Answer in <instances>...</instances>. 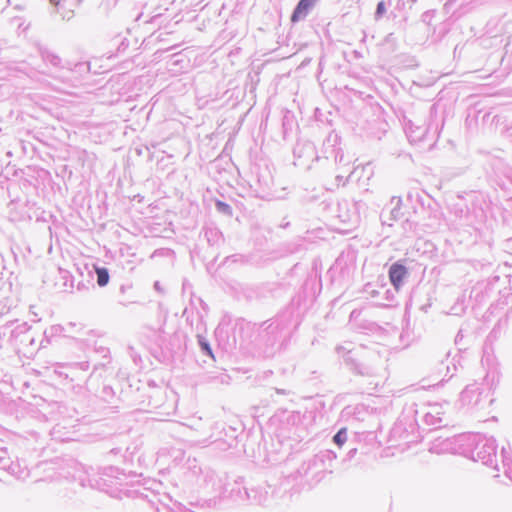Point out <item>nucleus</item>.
<instances>
[{
	"mask_svg": "<svg viewBox=\"0 0 512 512\" xmlns=\"http://www.w3.org/2000/svg\"><path fill=\"white\" fill-rule=\"evenodd\" d=\"M180 469L188 483L212 495L211 498L204 500L202 506L216 507L225 490L224 477L219 476L212 468L200 465L196 458L188 457Z\"/></svg>",
	"mask_w": 512,
	"mask_h": 512,
	"instance_id": "f257e3e1",
	"label": "nucleus"
},
{
	"mask_svg": "<svg viewBox=\"0 0 512 512\" xmlns=\"http://www.w3.org/2000/svg\"><path fill=\"white\" fill-rule=\"evenodd\" d=\"M119 474V469L112 466L97 470L89 468L85 470L84 476L80 477L79 481L82 487H90L116 497L119 492L118 487L122 484Z\"/></svg>",
	"mask_w": 512,
	"mask_h": 512,
	"instance_id": "f03ea898",
	"label": "nucleus"
},
{
	"mask_svg": "<svg viewBox=\"0 0 512 512\" xmlns=\"http://www.w3.org/2000/svg\"><path fill=\"white\" fill-rule=\"evenodd\" d=\"M298 324L294 306L290 305L277 314L275 318L263 322L260 325L261 331L259 335L267 345L273 347L286 336L291 326L296 327Z\"/></svg>",
	"mask_w": 512,
	"mask_h": 512,
	"instance_id": "7ed1b4c3",
	"label": "nucleus"
},
{
	"mask_svg": "<svg viewBox=\"0 0 512 512\" xmlns=\"http://www.w3.org/2000/svg\"><path fill=\"white\" fill-rule=\"evenodd\" d=\"M465 457L473 461H481L484 465L498 469L497 465V444L493 437L482 434L468 433Z\"/></svg>",
	"mask_w": 512,
	"mask_h": 512,
	"instance_id": "20e7f679",
	"label": "nucleus"
},
{
	"mask_svg": "<svg viewBox=\"0 0 512 512\" xmlns=\"http://www.w3.org/2000/svg\"><path fill=\"white\" fill-rule=\"evenodd\" d=\"M490 373H487L484 382H474L468 384L460 393V403L469 410H480L488 407L492 403L489 399L491 386L495 381V374H492L491 383H489Z\"/></svg>",
	"mask_w": 512,
	"mask_h": 512,
	"instance_id": "39448f33",
	"label": "nucleus"
},
{
	"mask_svg": "<svg viewBox=\"0 0 512 512\" xmlns=\"http://www.w3.org/2000/svg\"><path fill=\"white\" fill-rule=\"evenodd\" d=\"M336 457V453L332 450H322L314 455L313 458L304 462L298 469V473L301 476H308L309 474H312L313 478L320 480L324 473H332V462Z\"/></svg>",
	"mask_w": 512,
	"mask_h": 512,
	"instance_id": "423d86ee",
	"label": "nucleus"
},
{
	"mask_svg": "<svg viewBox=\"0 0 512 512\" xmlns=\"http://www.w3.org/2000/svg\"><path fill=\"white\" fill-rule=\"evenodd\" d=\"M469 439L468 433L451 437L438 436L432 441L429 451L436 454L451 453L464 456L465 452H467L465 449Z\"/></svg>",
	"mask_w": 512,
	"mask_h": 512,
	"instance_id": "0eeeda50",
	"label": "nucleus"
},
{
	"mask_svg": "<svg viewBox=\"0 0 512 512\" xmlns=\"http://www.w3.org/2000/svg\"><path fill=\"white\" fill-rule=\"evenodd\" d=\"M405 133L410 143L432 147L438 138V125H415L409 121L405 125Z\"/></svg>",
	"mask_w": 512,
	"mask_h": 512,
	"instance_id": "6e6552de",
	"label": "nucleus"
},
{
	"mask_svg": "<svg viewBox=\"0 0 512 512\" xmlns=\"http://www.w3.org/2000/svg\"><path fill=\"white\" fill-rule=\"evenodd\" d=\"M336 351L338 355L343 358L344 363L349 367V369L353 373L367 377H372L376 375L377 368L373 365L361 362L357 350L348 348L343 345L337 346Z\"/></svg>",
	"mask_w": 512,
	"mask_h": 512,
	"instance_id": "1a4fd4ad",
	"label": "nucleus"
},
{
	"mask_svg": "<svg viewBox=\"0 0 512 512\" xmlns=\"http://www.w3.org/2000/svg\"><path fill=\"white\" fill-rule=\"evenodd\" d=\"M252 181L254 182L255 191L264 194L273 187L274 179L272 172L267 164H256L251 170ZM253 186V184H251Z\"/></svg>",
	"mask_w": 512,
	"mask_h": 512,
	"instance_id": "9d476101",
	"label": "nucleus"
},
{
	"mask_svg": "<svg viewBox=\"0 0 512 512\" xmlns=\"http://www.w3.org/2000/svg\"><path fill=\"white\" fill-rule=\"evenodd\" d=\"M415 422L416 421H412L405 416L399 418L391 429V440L404 441L405 443L413 442V433L416 427Z\"/></svg>",
	"mask_w": 512,
	"mask_h": 512,
	"instance_id": "9b49d317",
	"label": "nucleus"
},
{
	"mask_svg": "<svg viewBox=\"0 0 512 512\" xmlns=\"http://www.w3.org/2000/svg\"><path fill=\"white\" fill-rule=\"evenodd\" d=\"M295 165H306L309 161L319 160L315 145L310 141H298L293 148Z\"/></svg>",
	"mask_w": 512,
	"mask_h": 512,
	"instance_id": "f8f14e48",
	"label": "nucleus"
},
{
	"mask_svg": "<svg viewBox=\"0 0 512 512\" xmlns=\"http://www.w3.org/2000/svg\"><path fill=\"white\" fill-rule=\"evenodd\" d=\"M416 416H420L423 423L432 427V429L440 428L443 424L442 415V407L439 404L429 405L426 411L420 412L415 411Z\"/></svg>",
	"mask_w": 512,
	"mask_h": 512,
	"instance_id": "ddd939ff",
	"label": "nucleus"
},
{
	"mask_svg": "<svg viewBox=\"0 0 512 512\" xmlns=\"http://www.w3.org/2000/svg\"><path fill=\"white\" fill-rule=\"evenodd\" d=\"M0 469H3L9 472L11 475L15 476L17 479H24L28 476V471L20 469L18 463H14L9 456L8 450L6 447L0 448Z\"/></svg>",
	"mask_w": 512,
	"mask_h": 512,
	"instance_id": "4468645a",
	"label": "nucleus"
},
{
	"mask_svg": "<svg viewBox=\"0 0 512 512\" xmlns=\"http://www.w3.org/2000/svg\"><path fill=\"white\" fill-rule=\"evenodd\" d=\"M238 497L241 500H247L251 504L256 505H263L268 500V491L265 488L262 487H256V488H243V491H241L240 488L237 490Z\"/></svg>",
	"mask_w": 512,
	"mask_h": 512,
	"instance_id": "2eb2a0df",
	"label": "nucleus"
},
{
	"mask_svg": "<svg viewBox=\"0 0 512 512\" xmlns=\"http://www.w3.org/2000/svg\"><path fill=\"white\" fill-rule=\"evenodd\" d=\"M338 143V135H329L323 145L325 159L333 158L335 164H341L345 162L344 153L341 147L338 146Z\"/></svg>",
	"mask_w": 512,
	"mask_h": 512,
	"instance_id": "dca6fc26",
	"label": "nucleus"
},
{
	"mask_svg": "<svg viewBox=\"0 0 512 512\" xmlns=\"http://www.w3.org/2000/svg\"><path fill=\"white\" fill-rule=\"evenodd\" d=\"M388 276L394 289L399 291L408 276V269L401 261H397L390 266Z\"/></svg>",
	"mask_w": 512,
	"mask_h": 512,
	"instance_id": "f3484780",
	"label": "nucleus"
},
{
	"mask_svg": "<svg viewBox=\"0 0 512 512\" xmlns=\"http://www.w3.org/2000/svg\"><path fill=\"white\" fill-rule=\"evenodd\" d=\"M318 2L319 0H299L290 16L291 23L305 20Z\"/></svg>",
	"mask_w": 512,
	"mask_h": 512,
	"instance_id": "a211bd4d",
	"label": "nucleus"
},
{
	"mask_svg": "<svg viewBox=\"0 0 512 512\" xmlns=\"http://www.w3.org/2000/svg\"><path fill=\"white\" fill-rule=\"evenodd\" d=\"M78 325L75 322H69L66 325L55 324L51 325L44 331V340L47 343H51L52 340L56 337H73L69 335V327H77Z\"/></svg>",
	"mask_w": 512,
	"mask_h": 512,
	"instance_id": "6ab92c4d",
	"label": "nucleus"
},
{
	"mask_svg": "<svg viewBox=\"0 0 512 512\" xmlns=\"http://www.w3.org/2000/svg\"><path fill=\"white\" fill-rule=\"evenodd\" d=\"M351 206L353 209L352 214L339 215V218H341L342 222L357 224L360 221L361 216L363 214H365V212L367 210V204L362 200H358V201H353L351 203Z\"/></svg>",
	"mask_w": 512,
	"mask_h": 512,
	"instance_id": "aec40b11",
	"label": "nucleus"
},
{
	"mask_svg": "<svg viewBox=\"0 0 512 512\" xmlns=\"http://www.w3.org/2000/svg\"><path fill=\"white\" fill-rule=\"evenodd\" d=\"M38 53L44 63H49L51 66L55 68H65L66 66L62 64V59L55 54L53 51L49 50L46 46L37 44L36 45Z\"/></svg>",
	"mask_w": 512,
	"mask_h": 512,
	"instance_id": "412c9836",
	"label": "nucleus"
},
{
	"mask_svg": "<svg viewBox=\"0 0 512 512\" xmlns=\"http://www.w3.org/2000/svg\"><path fill=\"white\" fill-rule=\"evenodd\" d=\"M272 290L269 285L262 284L255 287L247 288L245 296L249 300H261L267 298Z\"/></svg>",
	"mask_w": 512,
	"mask_h": 512,
	"instance_id": "4be33fe9",
	"label": "nucleus"
},
{
	"mask_svg": "<svg viewBox=\"0 0 512 512\" xmlns=\"http://www.w3.org/2000/svg\"><path fill=\"white\" fill-rule=\"evenodd\" d=\"M204 237L209 245H219L223 242V235L221 231L215 226H206L203 229Z\"/></svg>",
	"mask_w": 512,
	"mask_h": 512,
	"instance_id": "5701e85b",
	"label": "nucleus"
},
{
	"mask_svg": "<svg viewBox=\"0 0 512 512\" xmlns=\"http://www.w3.org/2000/svg\"><path fill=\"white\" fill-rule=\"evenodd\" d=\"M30 326L26 322L16 324L10 331V339L18 343L20 337L28 338Z\"/></svg>",
	"mask_w": 512,
	"mask_h": 512,
	"instance_id": "b1692460",
	"label": "nucleus"
},
{
	"mask_svg": "<svg viewBox=\"0 0 512 512\" xmlns=\"http://www.w3.org/2000/svg\"><path fill=\"white\" fill-rule=\"evenodd\" d=\"M501 456L504 473L512 481V454L510 447H502Z\"/></svg>",
	"mask_w": 512,
	"mask_h": 512,
	"instance_id": "393cba45",
	"label": "nucleus"
},
{
	"mask_svg": "<svg viewBox=\"0 0 512 512\" xmlns=\"http://www.w3.org/2000/svg\"><path fill=\"white\" fill-rule=\"evenodd\" d=\"M96 282L100 287H104L108 284L110 275L109 270L106 267L95 266Z\"/></svg>",
	"mask_w": 512,
	"mask_h": 512,
	"instance_id": "a878e982",
	"label": "nucleus"
},
{
	"mask_svg": "<svg viewBox=\"0 0 512 512\" xmlns=\"http://www.w3.org/2000/svg\"><path fill=\"white\" fill-rule=\"evenodd\" d=\"M65 370V379L69 380L70 382H74L77 380H80V373L77 369V366H75L74 363L66 364L64 367Z\"/></svg>",
	"mask_w": 512,
	"mask_h": 512,
	"instance_id": "bb28decb",
	"label": "nucleus"
},
{
	"mask_svg": "<svg viewBox=\"0 0 512 512\" xmlns=\"http://www.w3.org/2000/svg\"><path fill=\"white\" fill-rule=\"evenodd\" d=\"M197 340H198V345L200 347L201 352L204 355H207L210 358L214 359V354H213V351H212L209 341L202 335H197Z\"/></svg>",
	"mask_w": 512,
	"mask_h": 512,
	"instance_id": "cd10ccee",
	"label": "nucleus"
},
{
	"mask_svg": "<svg viewBox=\"0 0 512 512\" xmlns=\"http://www.w3.org/2000/svg\"><path fill=\"white\" fill-rule=\"evenodd\" d=\"M347 441V429L341 428L337 431V433L333 436V442L341 447Z\"/></svg>",
	"mask_w": 512,
	"mask_h": 512,
	"instance_id": "c85d7f7f",
	"label": "nucleus"
},
{
	"mask_svg": "<svg viewBox=\"0 0 512 512\" xmlns=\"http://www.w3.org/2000/svg\"><path fill=\"white\" fill-rule=\"evenodd\" d=\"M216 210L225 215H232V207L226 202L217 200L215 203Z\"/></svg>",
	"mask_w": 512,
	"mask_h": 512,
	"instance_id": "c756f323",
	"label": "nucleus"
},
{
	"mask_svg": "<svg viewBox=\"0 0 512 512\" xmlns=\"http://www.w3.org/2000/svg\"><path fill=\"white\" fill-rule=\"evenodd\" d=\"M386 11H387V8H386L385 1L378 2L377 6H376L375 13H374L375 20H377V21L380 20L385 15Z\"/></svg>",
	"mask_w": 512,
	"mask_h": 512,
	"instance_id": "7c9ffc66",
	"label": "nucleus"
},
{
	"mask_svg": "<svg viewBox=\"0 0 512 512\" xmlns=\"http://www.w3.org/2000/svg\"><path fill=\"white\" fill-rule=\"evenodd\" d=\"M339 215H349L352 214V206L351 203H348L347 201H344L343 203L339 204Z\"/></svg>",
	"mask_w": 512,
	"mask_h": 512,
	"instance_id": "2f4dec72",
	"label": "nucleus"
},
{
	"mask_svg": "<svg viewBox=\"0 0 512 512\" xmlns=\"http://www.w3.org/2000/svg\"><path fill=\"white\" fill-rule=\"evenodd\" d=\"M244 260V256L240 254H234L227 256L223 262V264H227L229 262L236 263V262H242Z\"/></svg>",
	"mask_w": 512,
	"mask_h": 512,
	"instance_id": "473e14b6",
	"label": "nucleus"
},
{
	"mask_svg": "<svg viewBox=\"0 0 512 512\" xmlns=\"http://www.w3.org/2000/svg\"><path fill=\"white\" fill-rule=\"evenodd\" d=\"M175 455H174V459H173V462H174V466H178L181 464V462L184 460V452L181 451V450H175L174 451Z\"/></svg>",
	"mask_w": 512,
	"mask_h": 512,
	"instance_id": "72a5a7b5",
	"label": "nucleus"
},
{
	"mask_svg": "<svg viewBox=\"0 0 512 512\" xmlns=\"http://www.w3.org/2000/svg\"><path fill=\"white\" fill-rule=\"evenodd\" d=\"M400 204H401V199H397V203H396V206L391 210V217L392 219L396 220L398 219L399 217V214H400Z\"/></svg>",
	"mask_w": 512,
	"mask_h": 512,
	"instance_id": "f704fd0d",
	"label": "nucleus"
},
{
	"mask_svg": "<svg viewBox=\"0 0 512 512\" xmlns=\"http://www.w3.org/2000/svg\"><path fill=\"white\" fill-rule=\"evenodd\" d=\"M74 364H75V366H77L79 373H84L89 369V362H87V361L76 362Z\"/></svg>",
	"mask_w": 512,
	"mask_h": 512,
	"instance_id": "c9c22d12",
	"label": "nucleus"
},
{
	"mask_svg": "<svg viewBox=\"0 0 512 512\" xmlns=\"http://www.w3.org/2000/svg\"><path fill=\"white\" fill-rule=\"evenodd\" d=\"M95 352L96 353H99L103 358H106L109 360V349L104 347V346H100L98 348L95 349Z\"/></svg>",
	"mask_w": 512,
	"mask_h": 512,
	"instance_id": "e433bc0d",
	"label": "nucleus"
},
{
	"mask_svg": "<svg viewBox=\"0 0 512 512\" xmlns=\"http://www.w3.org/2000/svg\"><path fill=\"white\" fill-rule=\"evenodd\" d=\"M66 364H61L59 366H57L54 370L55 374H57L59 377H63L65 379V367Z\"/></svg>",
	"mask_w": 512,
	"mask_h": 512,
	"instance_id": "4c0bfd02",
	"label": "nucleus"
},
{
	"mask_svg": "<svg viewBox=\"0 0 512 512\" xmlns=\"http://www.w3.org/2000/svg\"><path fill=\"white\" fill-rule=\"evenodd\" d=\"M75 69L77 71H84V70H89L90 69V64L88 62H85V63H77L75 65Z\"/></svg>",
	"mask_w": 512,
	"mask_h": 512,
	"instance_id": "58836bf2",
	"label": "nucleus"
},
{
	"mask_svg": "<svg viewBox=\"0 0 512 512\" xmlns=\"http://www.w3.org/2000/svg\"><path fill=\"white\" fill-rule=\"evenodd\" d=\"M78 326L77 327H69V335H72L74 338V334H78L81 330H82V325L80 323H76Z\"/></svg>",
	"mask_w": 512,
	"mask_h": 512,
	"instance_id": "ea45409f",
	"label": "nucleus"
},
{
	"mask_svg": "<svg viewBox=\"0 0 512 512\" xmlns=\"http://www.w3.org/2000/svg\"><path fill=\"white\" fill-rule=\"evenodd\" d=\"M365 292L367 294H369L371 297H376L379 295V291L375 290V289H372L370 290V285H367L366 288H365Z\"/></svg>",
	"mask_w": 512,
	"mask_h": 512,
	"instance_id": "a19ab883",
	"label": "nucleus"
},
{
	"mask_svg": "<svg viewBox=\"0 0 512 512\" xmlns=\"http://www.w3.org/2000/svg\"><path fill=\"white\" fill-rule=\"evenodd\" d=\"M357 453V448H351L347 454H346V457L344 460H351L352 458H354V456L356 455Z\"/></svg>",
	"mask_w": 512,
	"mask_h": 512,
	"instance_id": "79ce46f5",
	"label": "nucleus"
},
{
	"mask_svg": "<svg viewBox=\"0 0 512 512\" xmlns=\"http://www.w3.org/2000/svg\"><path fill=\"white\" fill-rule=\"evenodd\" d=\"M276 393L277 394H282V395H289L290 394V391L289 390H286V389H275Z\"/></svg>",
	"mask_w": 512,
	"mask_h": 512,
	"instance_id": "37998d69",
	"label": "nucleus"
},
{
	"mask_svg": "<svg viewBox=\"0 0 512 512\" xmlns=\"http://www.w3.org/2000/svg\"><path fill=\"white\" fill-rule=\"evenodd\" d=\"M72 15H73V12L72 11H68V12L62 14V19L69 20L72 17Z\"/></svg>",
	"mask_w": 512,
	"mask_h": 512,
	"instance_id": "c03bdc74",
	"label": "nucleus"
},
{
	"mask_svg": "<svg viewBox=\"0 0 512 512\" xmlns=\"http://www.w3.org/2000/svg\"><path fill=\"white\" fill-rule=\"evenodd\" d=\"M385 299L390 301L393 298V294L390 292V290H386L385 292Z\"/></svg>",
	"mask_w": 512,
	"mask_h": 512,
	"instance_id": "a18cd8bd",
	"label": "nucleus"
},
{
	"mask_svg": "<svg viewBox=\"0 0 512 512\" xmlns=\"http://www.w3.org/2000/svg\"><path fill=\"white\" fill-rule=\"evenodd\" d=\"M27 340H28V345H33L35 342L34 337L31 335L30 332H29V336H28Z\"/></svg>",
	"mask_w": 512,
	"mask_h": 512,
	"instance_id": "49530a36",
	"label": "nucleus"
},
{
	"mask_svg": "<svg viewBox=\"0 0 512 512\" xmlns=\"http://www.w3.org/2000/svg\"><path fill=\"white\" fill-rule=\"evenodd\" d=\"M103 393H104L105 395H109L110 393H112V389H111V387H104V388H103Z\"/></svg>",
	"mask_w": 512,
	"mask_h": 512,
	"instance_id": "de8ad7c7",
	"label": "nucleus"
},
{
	"mask_svg": "<svg viewBox=\"0 0 512 512\" xmlns=\"http://www.w3.org/2000/svg\"><path fill=\"white\" fill-rule=\"evenodd\" d=\"M452 310L454 311L453 313L456 315L459 314L460 312H463V308H460L459 310L457 306L452 307Z\"/></svg>",
	"mask_w": 512,
	"mask_h": 512,
	"instance_id": "09e8293b",
	"label": "nucleus"
},
{
	"mask_svg": "<svg viewBox=\"0 0 512 512\" xmlns=\"http://www.w3.org/2000/svg\"><path fill=\"white\" fill-rule=\"evenodd\" d=\"M18 342H19V343H21V344L28 345V340H27V338L20 337V338L18 339Z\"/></svg>",
	"mask_w": 512,
	"mask_h": 512,
	"instance_id": "8fccbe9b",
	"label": "nucleus"
},
{
	"mask_svg": "<svg viewBox=\"0 0 512 512\" xmlns=\"http://www.w3.org/2000/svg\"><path fill=\"white\" fill-rule=\"evenodd\" d=\"M392 39H393V33H389V34L385 37V42H390Z\"/></svg>",
	"mask_w": 512,
	"mask_h": 512,
	"instance_id": "3c124183",
	"label": "nucleus"
},
{
	"mask_svg": "<svg viewBox=\"0 0 512 512\" xmlns=\"http://www.w3.org/2000/svg\"><path fill=\"white\" fill-rule=\"evenodd\" d=\"M50 3L56 7L60 5V0H50Z\"/></svg>",
	"mask_w": 512,
	"mask_h": 512,
	"instance_id": "603ef678",
	"label": "nucleus"
},
{
	"mask_svg": "<svg viewBox=\"0 0 512 512\" xmlns=\"http://www.w3.org/2000/svg\"><path fill=\"white\" fill-rule=\"evenodd\" d=\"M203 0H192V4L193 5H198L202 2Z\"/></svg>",
	"mask_w": 512,
	"mask_h": 512,
	"instance_id": "864d4df0",
	"label": "nucleus"
},
{
	"mask_svg": "<svg viewBox=\"0 0 512 512\" xmlns=\"http://www.w3.org/2000/svg\"><path fill=\"white\" fill-rule=\"evenodd\" d=\"M336 179H337V180H339V181H341V180L343 179V177H342L341 175H337V176H336Z\"/></svg>",
	"mask_w": 512,
	"mask_h": 512,
	"instance_id": "5fc2aeb1",
	"label": "nucleus"
},
{
	"mask_svg": "<svg viewBox=\"0 0 512 512\" xmlns=\"http://www.w3.org/2000/svg\"><path fill=\"white\" fill-rule=\"evenodd\" d=\"M154 287L155 289H159V282H155Z\"/></svg>",
	"mask_w": 512,
	"mask_h": 512,
	"instance_id": "6e6d98bb",
	"label": "nucleus"
},
{
	"mask_svg": "<svg viewBox=\"0 0 512 512\" xmlns=\"http://www.w3.org/2000/svg\"><path fill=\"white\" fill-rule=\"evenodd\" d=\"M79 3L82 2L83 0H77Z\"/></svg>",
	"mask_w": 512,
	"mask_h": 512,
	"instance_id": "4d7b16f0",
	"label": "nucleus"
}]
</instances>
